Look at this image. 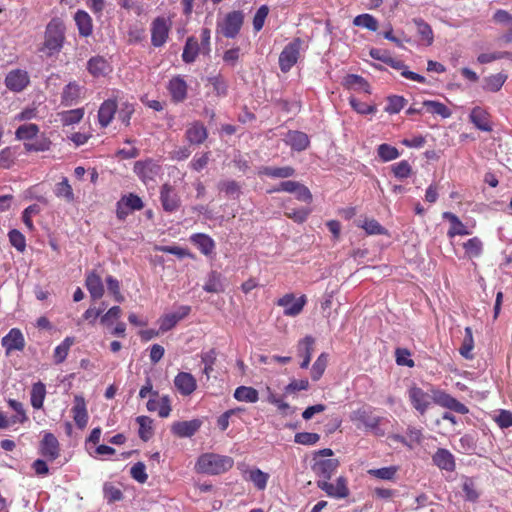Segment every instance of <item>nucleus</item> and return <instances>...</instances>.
<instances>
[{
	"instance_id": "nucleus-1",
	"label": "nucleus",
	"mask_w": 512,
	"mask_h": 512,
	"mask_svg": "<svg viewBox=\"0 0 512 512\" xmlns=\"http://www.w3.org/2000/svg\"><path fill=\"white\" fill-rule=\"evenodd\" d=\"M408 397L413 408L424 415L429 408L431 402L450 409L459 414H466L469 412L468 408L456 398L446 393L445 391L432 389L431 394L425 392L417 386H412L408 390Z\"/></svg>"
},
{
	"instance_id": "nucleus-2",
	"label": "nucleus",
	"mask_w": 512,
	"mask_h": 512,
	"mask_svg": "<svg viewBox=\"0 0 512 512\" xmlns=\"http://www.w3.org/2000/svg\"><path fill=\"white\" fill-rule=\"evenodd\" d=\"M65 40V25L60 18H53L46 26L44 42L40 51L52 57L63 48Z\"/></svg>"
},
{
	"instance_id": "nucleus-3",
	"label": "nucleus",
	"mask_w": 512,
	"mask_h": 512,
	"mask_svg": "<svg viewBox=\"0 0 512 512\" xmlns=\"http://www.w3.org/2000/svg\"><path fill=\"white\" fill-rule=\"evenodd\" d=\"M231 457L219 455L214 452H207L198 458L195 463V470L205 475H220L232 468Z\"/></svg>"
},
{
	"instance_id": "nucleus-4",
	"label": "nucleus",
	"mask_w": 512,
	"mask_h": 512,
	"mask_svg": "<svg viewBox=\"0 0 512 512\" xmlns=\"http://www.w3.org/2000/svg\"><path fill=\"white\" fill-rule=\"evenodd\" d=\"M353 420L363 425L367 431L376 436H384L389 421L376 415L370 409H359L354 412Z\"/></svg>"
},
{
	"instance_id": "nucleus-5",
	"label": "nucleus",
	"mask_w": 512,
	"mask_h": 512,
	"mask_svg": "<svg viewBox=\"0 0 512 512\" xmlns=\"http://www.w3.org/2000/svg\"><path fill=\"white\" fill-rule=\"evenodd\" d=\"M339 467V460L332 450H319L314 456L313 471L321 479H330Z\"/></svg>"
},
{
	"instance_id": "nucleus-6",
	"label": "nucleus",
	"mask_w": 512,
	"mask_h": 512,
	"mask_svg": "<svg viewBox=\"0 0 512 512\" xmlns=\"http://www.w3.org/2000/svg\"><path fill=\"white\" fill-rule=\"evenodd\" d=\"M244 22V15L241 11H232L217 23V33L226 38H235Z\"/></svg>"
},
{
	"instance_id": "nucleus-7",
	"label": "nucleus",
	"mask_w": 512,
	"mask_h": 512,
	"mask_svg": "<svg viewBox=\"0 0 512 512\" xmlns=\"http://www.w3.org/2000/svg\"><path fill=\"white\" fill-rule=\"evenodd\" d=\"M303 41L295 38L288 43L279 55V67L282 72H288L298 61Z\"/></svg>"
},
{
	"instance_id": "nucleus-8",
	"label": "nucleus",
	"mask_w": 512,
	"mask_h": 512,
	"mask_svg": "<svg viewBox=\"0 0 512 512\" xmlns=\"http://www.w3.org/2000/svg\"><path fill=\"white\" fill-rule=\"evenodd\" d=\"M133 170L146 185L150 182H155L156 178L162 173L161 165L153 159L135 162Z\"/></svg>"
},
{
	"instance_id": "nucleus-9",
	"label": "nucleus",
	"mask_w": 512,
	"mask_h": 512,
	"mask_svg": "<svg viewBox=\"0 0 512 512\" xmlns=\"http://www.w3.org/2000/svg\"><path fill=\"white\" fill-rule=\"evenodd\" d=\"M329 479H319L316 481L317 487L324 491L327 496L335 499H344L349 496L347 479L345 477L336 478L335 484L329 483Z\"/></svg>"
},
{
	"instance_id": "nucleus-10",
	"label": "nucleus",
	"mask_w": 512,
	"mask_h": 512,
	"mask_svg": "<svg viewBox=\"0 0 512 512\" xmlns=\"http://www.w3.org/2000/svg\"><path fill=\"white\" fill-rule=\"evenodd\" d=\"M160 202L162 208L167 213L176 212L181 206V198L174 186L164 183L160 187Z\"/></svg>"
},
{
	"instance_id": "nucleus-11",
	"label": "nucleus",
	"mask_w": 512,
	"mask_h": 512,
	"mask_svg": "<svg viewBox=\"0 0 512 512\" xmlns=\"http://www.w3.org/2000/svg\"><path fill=\"white\" fill-rule=\"evenodd\" d=\"M144 207L142 199L133 193L124 195L116 204V216L119 220H125L133 211L141 210Z\"/></svg>"
},
{
	"instance_id": "nucleus-12",
	"label": "nucleus",
	"mask_w": 512,
	"mask_h": 512,
	"mask_svg": "<svg viewBox=\"0 0 512 512\" xmlns=\"http://www.w3.org/2000/svg\"><path fill=\"white\" fill-rule=\"evenodd\" d=\"M170 31L169 21L164 17H157L151 23V44L154 47L163 46Z\"/></svg>"
},
{
	"instance_id": "nucleus-13",
	"label": "nucleus",
	"mask_w": 512,
	"mask_h": 512,
	"mask_svg": "<svg viewBox=\"0 0 512 512\" xmlns=\"http://www.w3.org/2000/svg\"><path fill=\"white\" fill-rule=\"evenodd\" d=\"M25 344L24 335L18 328H12L1 340V345L5 349L7 356L13 351H22L25 348Z\"/></svg>"
},
{
	"instance_id": "nucleus-14",
	"label": "nucleus",
	"mask_w": 512,
	"mask_h": 512,
	"mask_svg": "<svg viewBox=\"0 0 512 512\" xmlns=\"http://www.w3.org/2000/svg\"><path fill=\"white\" fill-rule=\"evenodd\" d=\"M396 442L401 443L407 447L413 446H430L431 444L425 442L426 438L422 433L421 429L415 427H409L406 436L400 434H393L390 436Z\"/></svg>"
},
{
	"instance_id": "nucleus-15",
	"label": "nucleus",
	"mask_w": 512,
	"mask_h": 512,
	"mask_svg": "<svg viewBox=\"0 0 512 512\" xmlns=\"http://www.w3.org/2000/svg\"><path fill=\"white\" fill-rule=\"evenodd\" d=\"M277 304L283 307L286 316H297L302 312L306 304V297L302 295L299 298H295L293 294H286L278 300Z\"/></svg>"
},
{
	"instance_id": "nucleus-16",
	"label": "nucleus",
	"mask_w": 512,
	"mask_h": 512,
	"mask_svg": "<svg viewBox=\"0 0 512 512\" xmlns=\"http://www.w3.org/2000/svg\"><path fill=\"white\" fill-rule=\"evenodd\" d=\"M29 82L28 73L20 69L10 71L5 78L6 87L13 92L23 91L28 86Z\"/></svg>"
},
{
	"instance_id": "nucleus-17",
	"label": "nucleus",
	"mask_w": 512,
	"mask_h": 512,
	"mask_svg": "<svg viewBox=\"0 0 512 512\" xmlns=\"http://www.w3.org/2000/svg\"><path fill=\"white\" fill-rule=\"evenodd\" d=\"M190 311V306L181 305L174 312L164 315L161 319L160 330L162 332L171 330L179 321L187 317Z\"/></svg>"
},
{
	"instance_id": "nucleus-18",
	"label": "nucleus",
	"mask_w": 512,
	"mask_h": 512,
	"mask_svg": "<svg viewBox=\"0 0 512 512\" xmlns=\"http://www.w3.org/2000/svg\"><path fill=\"white\" fill-rule=\"evenodd\" d=\"M174 385L182 396H189L196 390L197 381L191 373L179 372L174 378Z\"/></svg>"
},
{
	"instance_id": "nucleus-19",
	"label": "nucleus",
	"mask_w": 512,
	"mask_h": 512,
	"mask_svg": "<svg viewBox=\"0 0 512 512\" xmlns=\"http://www.w3.org/2000/svg\"><path fill=\"white\" fill-rule=\"evenodd\" d=\"M87 70L94 78L106 77L112 72V66L102 56L91 57L87 62Z\"/></svg>"
},
{
	"instance_id": "nucleus-20",
	"label": "nucleus",
	"mask_w": 512,
	"mask_h": 512,
	"mask_svg": "<svg viewBox=\"0 0 512 512\" xmlns=\"http://www.w3.org/2000/svg\"><path fill=\"white\" fill-rule=\"evenodd\" d=\"M84 87L79 85L77 82H69L61 93V103L64 106H73L78 103L81 98V94Z\"/></svg>"
},
{
	"instance_id": "nucleus-21",
	"label": "nucleus",
	"mask_w": 512,
	"mask_h": 512,
	"mask_svg": "<svg viewBox=\"0 0 512 512\" xmlns=\"http://www.w3.org/2000/svg\"><path fill=\"white\" fill-rule=\"evenodd\" d=\"M201 425L202 421L199 419L178 421L173 423L171 431L179 437H191L199 430Z\"/></svg>"
},
{
	"instance_id": "nucleus-22",
	"label": "nucleus",
	"mask_w": 512,
	"mask_h": 512,
	"mask_svg": "<svg viewBox=\"0 0 512 512\" xmlns=\"http://www.w3.org/2000/svg\"><path fill=\"white\" fill-rule=\"evenodd\" d=\"M73 419L78 428L83 429L88 423V412L83 396L75 395L72 408Z\"/></svg>"
},
{
	"instance_id": "nucleus-23",
	"label": "nucleus",
	"mask_w": 512,
	"mask_h": 512,
	"mask_svg": "<svg viewBox=\"0 0 512 512\" xmlns=\"http://www.w3.org/2000/svg\"><path fill=\"white\" fill-rule=\"evenodd\" d=\"M469 120L476 128L484 132L492 131V125L489 121V113L480 106L474 107L470 114Z\"/></svg>"
},
{
	"instance_id": "nucleus-24",
	"label": "nucleus",
	"mask_w": 512,
	"mask_h": 512,
	"mask_svg": "<svg viewBox=\"0 0 512 512\" xmlns=\"http://www.w3.org/2000/svg\"><path fill=\"white\" fill-rule=\"evenodd\" d=\"M117 111V103L114 99L105 100L98 110V121L101 127H107L113 120Z\"/></svg>"
},
{
	"instance_id": "nucleus-25",
	"label": "nucleus",
	"mask_w": 512,
	"mask_h": 512,
	"mask_svg": "<svg viewBox=\"0 0 512 512\" xmlns=\"http://www.w3.org/2000/svg\"><path fill=\"white\" fill-rule=\"evenodd\" d=\"M146 406L150 412H157L162 418L168 417L171 412V403L168 395H164L160 398L155 396V398L148 400Z\"/></svg>"
},
{
	"instance_id": "nucleus-26",
	"label": "nucleus",
	"mask_w": 512,
	"mask_h": 512,
	"mask_svg": "<svg viewBox=\"0 0 512 512\" xmlns=\"http://www.w3.org/2000/svg\"><path fill=\"white\" fill-rule=\"evenodd\" d=\"M168 90H169L171 98L174 102L179 103L186 99L187 84L182 77H180V76L173 77L169 81Z\"/></svg>"
},
{
	"instance_id": "nucleus-27",
	"label": "nucleus",
	"mask_w": 512,
	"mask_h": 512,
	"mask_svg": "<svg viewBox=\"0 0 512 512\" xmlns=\"http://www.w3.org/2000/svg\"><path fill=\"white\" fill-rule=\"evenodd\" d=\"M314 343L315 340L312 336H306L300 340L297 345L298 356L303 358V361L300 364L302 369L308 368L310 364L312 352L314 350Z\"/></svg>"
},
{
	"instance_id": "nucleus-28",
	"label": "nucleus",
	"mask_w": 512,
	"mask_h": 512,
	"mask_svg": "<svg viewBox=\"0 0 512 512\" xmlns=\"http://www.w3.org/2000/svg\"><path fill=\"white\" fill-rule=\"evenodd\" d=\"M85 286L93 300L100 299L104 295V286L101 277L95 272L86 276Z\"/></svg>"
},
{
	"instance_id": "nucleus-29",
	"label": "nucleus",
	"mask_w": 512,
	"mask_h": 512,
	"mask_svg": "<svg viewBox=\"0 0 512 512\" xmlns=\"http://www.w3.org/2000/svg\"><path fill=\"white\" fill-rule=\"evenodd\" d=\"M74 20L78 28L79 35L89 37L93 32L92 18L84 10H78L74 15Z\"/></svg>"
},
{
	"instance_id": "nucleus-30",
	"label": "nucleus",
	"mask_w": 512,
	"mask_h": 512,
	"mask_svg": "<svg viewBox=\"0 0 512 512\" xmlns=\"http://www.w3.org/2000/svg\"><path fill=\"white\" fill-rule=\"evenodd\" d=\"M286 143L295 151H303L309 146V138L301 131H289L286 136Z\"/></svg>"
},
{
	"instance_id": "nucleus-31",
	"label": "nucleus",
	"mask_w": 512,
	"mask_h": 512,
	"mask_svg": "<svg viewBox=\"0 0 512 512\" xmlns=\"http://www.w3.org/2000/svg\"><path fill=\"white\" fill-rule=\"evenodd\" d=\"M443 219L448 220L451 224L450 229L447 232V235L450 238L455 237L456 235H468L469 231L465 227V225L461 222V220L452 212H444L442 214Z\"/></svg>"
},
{
	"instance_id": "nucleus-32",
	"label": "nucleus",
	"mask_w": 512,
	"mask_h": 512,
	"mask_svg": "<svg viewBox=\"0 0 512 512\" xmlns=\"http://www.w3.org/2000/svg\"><path fill=\"white\" fill-rule=\"evenodd\" d=\"M207 138V130L200 122L193 123L186 130V139L190 144H201Z\"/></svg>"
},
{
	"instance_id": "nucleus-33",
	"label": "nucleus",
	"mask_w": 512,
	"mask_h": 512,
	"mask_svg": "<svg viewBox=\"0 0 512 512\" xmlns=\"http://www.w3.org/2000/svg\"><path fill=\"white\" fill-rule=\"evenodd\" d=\"M437 467L449 472L455 470V458L448 450H438L432 457Z\"/></svg>"
},
{
	"instance_id": "nucleus-34",
	"label": "nucleus",
	"mask_w": 512,
	"mask_h": 512,
	"mask_svg": "<svg viewBox=\"0 0 512 512\" xmlns=\"http://www.w3.org/2000/svg\"><path fill=\"white\" fill-rule=\"evenodd\" d=\"M203 289L208 293H221L225 290V283L222 275L216 271L209 273Z\"/></svg>"
},
{
	"instance_id": "nucleus-35",
	"label": "nucleus",
	"mask_w": 512,
	"mask_h": 512,
	"mask_svg": "<svg viewBox=\"0 0 512 512\" xmlns=\"http://www.w3.org/2000/svg\"><path fill=\"white\" fill-rule=\"evenodd\" d=\"M191 242L203 253L204 255H209L213 252L215 248V243L213 239L202 233L193 234L191 236Z\"/></svg>"
},
{
	"instance_id": "nucleus-36",
	"label": "nucleus",
	"mask_w": 512,
	"mask_h": 512,
	"mask_svg": "<svg viewBox=\"0 0 512 512\" xmlns=\"http://www.w3.org/2000/svg\"><path fill=\"white\" fill-rule=\"evenodd\" d=\"M53 192L57 198L63 199L67 203H72L75 200L73 189L66 177H63L60 182L55 184Z\"/></svg>"
},
{
	"instance_id": "nucleus-37",
	"label": "nucleus",
	"mask_w": 512,
	"mask_h": 512,
	"mask_svg": "<svg viewBox=\"0 0 512 512\" xmlns=\"http://www.w3.org/2000/svg\"><path fill=\"white\" fill-rule=\"evenodd\" d=\"M46 397V386L41 381L32 385L30 393L31 405L34 409H41Z\"/></svg>"
},
{
	"instance_id": "nucleus-38",
	"label": "nucleus",
	"mask_w": 512,
	"mask_h": 512,
	"mask_svg": "<svg viewBox=\"0 0 512 512\" xmlns=\"http://www.w3.org/2000/svg\"><path fill=\"white\" fill-rule=\"evenodd\" d=\"M260 174H264L271 178H289L295 174V169L291 166L284 167H261L258 171Z\"/></svg>"
},
{
	"instance_id": "nucleus-39",
	"label": "nucleus",
	"mask_w": 512,
	"mask_h": 512,
	"mask_svg": "<svg viewBox=\"0 0 512 512\" xmlns=\"http://www.w3.org/2000/svg\"><path fill=\"white\" fill-rule=\"evenodd\" d=\"M75 338L72 336H67L56 348L54 349V362L56 364H61L64 362L68 356L70 348L74 345Z\"/></svg>"
},
{
	"instance_id": "nucleus-40",
	"label": "nucleus",
	"mask_w": 512,
	"mask_h": 512,
	"mask_svg": "<svg viewBox=\"0 0 512 512\" xmlns=\"http://www.w3.org/2000/svg\"><path fill=\"white\" fill-rule=\"evenodd\" d=\"M9 407L14 410L15 415H13L9 420L11 425L14 424H23L28 421V416L26 414V411L24 409V406L21 402L15 400V399H9L7 401Z\"/></svg>"
},
{
	"instance_id": "nucleus-41",
	"label": "nucleus",
	"mask_w": 512,
	"mask_h": 512,
	"mask_svg": "<svg viewBox=\"0 0 512 512\" xmlns=\"http://www.w3.org/2000/svg\"><path fill=\"white\" fill-rule=\"evenodd\" d=\"M353 25L365 28L369 31L375 32L378 30L379 24L377 19L368 13L360 14L353 19Z\"/></svg>"
},
{
	"instance_id": "nucleus-42",
	"label": "nucleus",
	"mask_w": 512,
	"mask_h": 512,
	"mask_svg": "<svg viewBox=\"0 0 512 512\" xmlns=\"http://www.w3.org/2000/svg\"><path fill=\"white\" fill-rule=\"evenodd\" d=\"M507 80V75L504 73H497L490 75L484 79L483 89L490 92L499 91Z\"/></svg>"
},
{
	"instance_id": "nucleus-43",
	"label": "nucleus",
	"mask_w": 512,
	"mask_h": 512,
	"mask_svg": "<svg viewBox=\"0 0 512 512\" xmlns=\"http://www.w3.org/2000/svg\"><path fill=\"white\" fill-rule=\"evenodd\" d=\"M423 107H426L428 112L436 114L446 119L452 115L451 110L443 103L434 100H425L422 103Z\"/></svg>"
},
{
	"instance_id": "nucleus-44",
	"label": "nucleus",
	"mask_w": 512,
	"mask_h": 512,
	"mask_svg": "<svg viewBox=\"0 0 512 512\" xmlns=\"http://www.w3.org/2000/svg\"><path fill=\"white\" fill-rule=\"evenodd\" d=\"M41 459L50 463L52 469H58L67 462L66 457H61L59 450H42Z\"/></svg>"
},
{
	"instance_id": "nucleus-45",
	"label": "nucleus",
	"mask_w": 512,
	"mask_h": 512,
	"mask_svg": "<svg viewBox=\"0 0 512 512\" xmlns=\"http://www.w3.org/2000/svg\"><path fill=\"white\" fill-rule=\"evenodd\" d=\"M39 133V127L36 124H24L20 125L15 131V137L17 140H31Z\"/></svg>"
},
{
	"instance_id": "nucleus-46",
	"label": "nucleus",
	"mask_w": 512,
	"mask_h": 512,
	"mask_svg": "<svg viewBox=\"0 0 512 512\" xmlns=\"http://www.w3.org/2000/svg\"><path fill=\"white\" fill-rule=\"evenodd\" d=\"M398 467L390 466L384 468H372L367 470V474L376 479L393 480L397 475Z\"/></svg>"
},
{
	"instance_id": "nucleus-47",
	"label": "nucleus",
	"mask_w": 512,
	"mask_h": 512,
	"mask_svg": "<svg viewBox=\"0 0 512 512\" xmlns=\"http://www.w3.org/2000/svg\"><path fill=\"white\" fill-rule=\"evenodd\" d=\"M377 155L383 162H389L397 159L400 153L396 147L383 143L377 147Z\"/></svg>"
},
{
	"instance_id": "nucleus-48",
	"label": "nucleus",
	"mask_w": 512,
	"mask_h": 512,
	"mask_svg": "<svg viewBox=\"0 0 512 512\" xmlns=\"http://www.w3.org/2000/svg\"><path fill=\"white\" fill-rule=\"evenodd\" d=\"M136 421L139 425L138 433L140 438L144 441L149 440L153 435L152 419L147 416H139L137 417Z\"/></svg>"
},
{
	"instance_id": "nucleus-49",
	"label": "nucleus",
	"mask_w": 512,
	"mask_h": 512,
	"mask_svg": "<svg viewBox=\"0 0 512 512\" xmlns=\"http://www.w3.org/2000/svg\"><path fill=\"white\" fill-rule=\"evenodd\" d=\"M345 83L349 88L362 90L365 93H370V85L360 75L349 74L345 77Z\"/></svg>"
},
{
	"instance_id": "nucleus-50",
	"label": "nucleus",
	"mask_w": 512,
	"mask_h": 512,
	"mask_svg": "<svg viewBox=\"0 0 512 512\" xmlns=\"http://www.w3.org/2000/svg\"><path fill=\"white\" fill-rule=\"evenodd\" d=\"M474 348L473 333L471 327L465 328V336L462 346L459 349L460 354L466 359H472V350Z\"/></svg>"
},
{
	"instance_id": "nucleus-51",
	"label": "nucleus",
	"mask_w": 512,
	"mask_h": 512,
	"mask_svg": "<svg viewBox=\"0 0 512 512\" xmlns=\"http://www.w3.org/2000/svg\"><path fill=\"white\" fill-rule=\"evenodd\" d=\"M414 23L417 27V33L422 40L427 42V45H431L434 40V35L431 26L423 19H414Z\"/></svg>"
},
{
	"instance_id": "nucleus-52",
	"label": "nucleus",
	"mask_w": 512,
	"mask_h": 512,
	"mask_svg": "<svg viewBox=\"0 0 512 512\" xmlns=\"http://www.w3.org/2000/svg\"><path fill=\"white\" fill-rule=\"evenodd\" d=\"M327 362H328V355L326 353H321L318 356V358L316 359V361L313 363L312 368H311V378L314 381H317L322 377V375L327 367Z\"/></svg>"
},
{
	"instance_id": "nucleus-53",
	"label": "nucleus",
	"mask_w": 512,
	"mask_h": 512,
	"mask_svg": "<svg viewBox=\"0 0 512 512\" xmlns=\"http://www.w3.org/2000/svg\"><path fill=\"white\" fill-rule=\"evenodd\" d=\"M391 170L394 176L399 180L408 178L412 173V167L407 160L393 164Z\"/></svg>"
},
{
	"instance_id": "nucleus-54",
	"label": "nucleus",
	"mask_w": 512,
	"mask_h": 512,
	"mask_svg": "<svg viewBox=\"0 0 512 512\" xmlns=\"http://www.w3.org/2000/svg\"><path fill=\"white\" fill-rule=\"evenodd\" d=\"M218 189L221 192H224L227 196L231 198H236L240 194V186L234 180H223L218 183Z\"/></svg>"
},
{
	"instance_id": "nucleus-55",
	"label": "nucleus",
	"mask_w": 512,
	"mask_h": 512,
	"mask_svg": "<svg viewBox=\"0 0 512 512\" xmlns=\"http://www.w3.org/2000/svg\"><path fill=\"white\" fill-rule=\"evenodd\" d=\"M388 105L385 107V111L389 114L399 113L406 104V99L403 96L391 95L388 97Z\"/></svg>"
},
{
	"instance_id": "nucleus-56",
	"label": "nucleus",
	"mask_w": 512,
	"mask_h": 512,
	"mask_svg": "<svg viewBox=\"0 0 512 512\" xmlns=\"http://www.w3.org/2000/svg\"><path fill=\"white\" fill-rule=\"evenodd\" d=\"M198 43L189 38L183 49L182 59L185 63H192L198 54Z\"/></svg>"
},
{
	"instance_id": "nucleus-57",
	"label": "nucleus",
	"mask_w": 512,
	"mask_h": 512,
	"mask_svg": "<svg viewBox=\"0 0 512 512\" xmlns=\"http://www.w3.org/2000/svg\"><path fill=\"white\" fill-rule=\"evenodd\" d=\"M51 141L45 137L36 139L34 142H25L24 148L27 152H44L48 151Z\"/></svg>"
},
{
	"instance_id": "nucleus-58",
	"label": "nucleus",
	"mask_w": 512,
	"mask_h": 512,
	"mask_svg": "<svg viewBox=\"0 0 512 512\" xmlns=\"http://www.w3.org/2000/svg\"><path fill=\"white\" fill-rule=\"evenodd\" d=\"M217 357V353L214 349H211L207 352H203L201 354V361L204 364L203 374L206 375L207 379H209L211 372L213 371V366L215 364Z\"/></svg>"
},
{
	"instance_id": "nucleus-59",
	"label": "nucleus",
	"mask_w": 512,
	"mask_h": 512,
	"mask_svg": "<svg viewBox=\"0 0 512 512\" xmlns=\"http://www.w3.org/2000/svg\"><path fill=\"white\" fill-rule=\"evenodd\" d=\"M83 116L84 110L82 108H77L63 112L61 115V120L64 125H73L79 123Z\"/></svg>"
},
{
	"instance_id": "nucleus-60",
	"label": "nucleus",
	"mask_w": 512,
	"mask_h": 512,
	"mask_svg": "<svg viewBox=\"0 0 512 512\" xmlns=\"http://www.w3.org/2000/svg\"><path fill=\"white\" fill-rule=\"evenodd\" d=\"M234 397L238 401L256 402V389L240 386L235 390Z\"/></svg>"
},
{
	"instance_id": "nucleus-61",
	"label": "nucleus",
	"mask_w": 512,
	"mask_h": 512,
	"mask_svg": "<svg viewBox=\"0 0 512 512\" xmlns=\"http://www.w3.org/2000/svg\"><path fill=\"white\" fill-rule=\"evenodd\" d=\"M103 494L105 500H107L109 503H114L116 501H121L123 498L122 490L115 487L111 483H105L103 486Z\"/></svg>"
},
{
	"instance_id": "nucleus-62",
	"label": "nucleus",
	"mask_w": 512,
	"mask_h": 512,
	"mask_svg": "<svg viewBox=\"0 0 512 512\" xmlns=\"http://www.w3.org/2000/svg\"><path fill=\"white\" fill-rule=\"evenodd\" d=\"M361 227L369 235H386L387 230L375 219L364 220Z\"/></svg>"
},
{
	"instance_id": "nucleus-63",
	"label": "nucleus",
	"mask_w": 512,
	"mask_h": 512,
	"mask_svg": "<svg viewBox=\"0 0 512 512\" xmlns=\"http://www.w3.org/2000/svg\"><path fill=\"white\" fill-rule=\"evenodd\" d=\"M8 237L11 245L19 252H23L26 249L25 236L19 230L12 229L9 232Z\"/></svg>"
},
{
	"instance_id": "nucleus-64",
	"label": "nucleus",
	"mask_w": 512,
	"mask_h": 512,
	"mask_svg": "<svg viewBox=\"0 0 512 512\" xmlns=\"http://www.w3.org/2000/svg\"><path fill=\"white\" fill-rule=\"evenodd\" d=\"M482 242L479 238L473 237L464 243L466 253L471 257H479L482 253Z\"/></svg>"
}]
</instances>
